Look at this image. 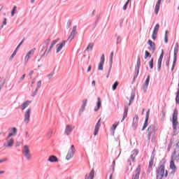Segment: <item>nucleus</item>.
<instances>
[{
    "label": "nucleus",
    "mask_w": 179,
    "mask_h": 179,
    "mask_svg": "<svg viewBox=\"0 0 179 179\" xmlns=\"http://www.w3.org/2000/svg\"><path fill=\"white\" fill-rule=\"evenodd\" d=\"M155 162V157L151 156L150 160L149 162V166H148V173H152V167H153V163Z\"/></svg>",
    "instance_id": "nucleus-16"
},
{
    "label": "nucleus",
    "mask_w": 179,
    "mask_h": 179,
    "mask_svg": "<svg viewBox=\"0 0 179 179\" xmlns=\"http://www.w3.org/2000/svg\"><path fill=\"white\" fill-rule=\"evenodd\" d=\"M159 29H160V24H157L155 25V27H154V30H153L152 33H154V34H157V33L159 32Z\"/></svg>",
    "instance_id": "nucleus-30"
},
{
    "label": "nucleus",
    "mask_w": 179,
    "mask_h": 179,
    "mask_svg": "<svg viewBox=\"0 0 179 179\" xmlns=\"http://www.w3.org/2000/svg\"><path fill=\"white\" fill-rule=\"evenodd\" d=\"M75 155V145H72L70 149L69 150V152L67 153V155L66 157V160H71L72 159V157Z\"/></svg>",
    "instance_id": "nucleus-5"
},
{
    "label": "nucleus",
    "mask_w": 179,
    "mask_h": 179,
    "mask_svg": "<svg viewBox=\"0 0 179 179\" xmlns=\"http://www.w3.org/2000/svg\"><path fill=\"white\" fill-rule=\"evenodd\" d=\"M0 87H1V88H3V86H4V85H5V80H2V79H1V78H0Z\"/></svg>",
    "instance_id": "nucleus-44"
},
{
    "label": "nucleus",
    "mask_w": 179,
    "mask_h": 179,
    "mask_svg": "<svg viewBox=\"0 0 179 179\" xmlns=\"http://www.w3.org/2000/svg\"><path fill=\"white\" fill-rule=\"evenodd\" d=\"M54 75H55V72H52L50 73V74L48 75V79H49V80L52 78V76H54Z\"/></svg>",
    "instance_id": "nucleus-47"
},
{
    "label": "nucleus",
    "mask_w": 179,
    "mask_h": 179,
    "mask_svg": "<svg viewBox=\"0 0 179 179\" xmlns=\"http://www.w3.org/2000/svg\"><path fill=\"white\" fill-rule=\"evenodd\" d=\"M51 41V38H48L45 41V43H44V44H43V45H45V47H47V45L48 44H49V43Z\"/></svg>",
    "instance_id": "nucleus-48"
},
{
    "label": "nucleus",
    "mask_w": 179,
    "mask_h": 179,
    "mask_svg": "<svg viewBox=\"0 0 179 179\" xmlns=\"http://www.w3.org/2000/svg\"><path fill=\"white\" fill-rule=\"evenodd\" d=\"M147 44L150 46V48H149V50H151L152 52H154V51H156V44L153 41H152V40H148Z\"/></svg>",
    "instance_id": "nucleus-18"
},
{
    "label": "nucleus",
    "mask_w": 179,
    "mask_h": 179,
    "mask_svg": "<svg viewBox=\"0 0 179 179\" xmlns=\"http://www.w3.org/2000/svg\"><path fill=\"white\" fill-rule=\"evenodd\" d=\"M128 106H124V112L123 113V118L121 121V122H122V121H124V120H125V118H127V117H128Z\"/></svg>",
    "instance_id": "nucleus-25"
},
{
    "label": "nucleus",
    "mask_w": 179,
    "mask_h": 179,
    "mask_svg": "<svg viewBox=\"0 0 179 179\" xmlns=\"http://www.w3.org/2000/svg\"><path fill=\"white\" fill-rule=\"evenodd\" d=\"M149 114H150V110H148L146 113L145 122L143 124L141 131H145V129L148 128V122H149Z\"/></svg>",
    "instance_id": "nucleus-10"
},
{
    "label": "nucleus",
    "mask_w": 179,
    "mask_h": 179,
    "mask_svg": "<svg viewBox=\"0 0 179 179\" xmlns=\"http://www.w3.org/2000/svg\"><path fill=\"white\" fill-rule=\"evenodd\" d=\"M41 87V80H39L36 85V89L38 90Z\"/></svg>",
    "instance_id": "nucleus-50"
},
{
    "label": "nucleus",
    "mask_w": 179,
    "mask_h": 179,
    "mask_svg": "<svg viewBox=\"0 0 179 179\" xmlns=\"http://www.w3.org/2000/svg\"><path fill=\"white\" fill-rule=\"evenodd\" d=\"M174 155H176V151H174L171 155V160L170 162V169H171V170H176V169H177L176 164H174Z\"/></svg>",
    "instance_id": "nucleus-14"
},
{
    "label": "nucleus",
    "mask_w": 179,
    "mask_h": 179,
    "mask_svg": "<svg viewBox=\"0 0 179 179\" xmlns=\"http://www.w3.org/2000/svg\"><path fill=\"white\" fill-rule=\"evenodd\" d=\"M157 71L158 72H160V71H162V63L157 64Z\"/></svg>",
    "instance_id": "nucleus-52"
},
{
    "label": "nucleus",
    "mask_w": 179,
    "mask_h": 179,
    "mask_svg": "<svg viewBox=\"0 0 179 179\" xmlns=\"http://www.w3.org/2000/svg\"><path fill=\"white\" fill-rule=\"evenodd\" d=\"M138 121H139V117L138 116V115H136L133 119V123H132V128H134V129L138 127Z\"/></svg>",
    "instance_id": "nucleus-17"
},
{
    "label": "nucleus",
    "mask_w": 179,
    "mask_h": 179,
    "mask_svg": "<svg viewBox=\"0 0 179 179\" xmlns=\"http://www.w3.org/2000/svg\"><path fill=\"white\" fill-rule=\"evenodd\" d=\"M75 127H72V125H69V124H67L66 126V129H65V131H64V133L66 134V135H71V132H72V131H73V129Z\"/></svg>",
    "instance_id": "nucleus-15"
},
{
    "label": "nucleus",
    "mask_w": 179,
    "mask_h": 179,
    "mask_svg": "<svg viewBox=\"0 0 179 179\" xmlns=\"http://www.w3.org/2000/svg\"><path fill=\"white\" fill-rule=\"evenodd\" d=\"M67 42H68V41H63L60 44H57L56 45V47H57V50H56L57 54H58V52H59V51H61V50H62V48L65 46V44H66Z\"/></svg>",
    "instance_id": "nucleus-13"
},
{
    "label": "nucleus",
    "mask_w": 179,
    "mask_h": 179,
    "mask_svg": "<svg viewBox=\"0 0 179 179\" xmlns=\"http://www.w3.org/2000/svg\"><path fill=\"white\" fill-rule=\"evenodd\" d=\"M24 40H25V38H24L22 39V41H21V42L19 43V45L17 46L16 50H19V48H20V45H22V44H23V43H24Z\"/></svg>",
    "instance_id": "nucleus-49"
},
{
    "label": "nucleus",
    "mask_w": 179,
    "mask_h": 179,
    "mask_svg": "<svg viewBox=\"0 0 179 179\" xmlns=\"http://www.w3.org/2000/svg\"><path fill=\"white\" fill-rule=\"evenodd\" d=\"M152 38L154 41L156 40V38H157V34H155V32H152Z\"/></svg>",
    "instance_id": "nucleus-51"
},
{
    "label": "nucleus",
    "mask_w": 179,
    "mask_h": 179,
    "mask_svg": "<svg viewBox=\"0 0 179 179\" xmlns=\"http://www.w3.org/2000/svg\"><path fill=\"white\" fill-rule=\"evenodd\" d=\"M178 116V110H177V109H175L173 110V114L172 117V124H173V128L174 131L177 129V125H178V121L177 120Z\"/></svg>",
    "instance_id": "nucleus-2"
},
{
    "label": "nucleus",
    "mask_w": 179,
    "mask_h": 179,
    "mask_svg": "<svg viewBox=\"0 0 179 179\" xmlns=\"http://www.w3.org/2000/svg\"><path fill=\"white\" fill-rule=\"evenodd\" d=\"M162 62H163V57H159L158 64H162Z\"/></svg>",
    "instance_id": "nucleus-60"
},
{
    "label": "nucleus",
    "mask_w": 179,
    "mask_h": 179,
    "mask_svg": "<svg viewBox=\"0 0 179 179\" xmlns=\"http://www.w3.org/2000/svg\"><path fill=\"white\" fill-rule=\"evenodd\" d=\"M72 32L76 33V26H74V27H73Z\"/></svg>",
    "instance_id": "nucleus-62"
},
{
    "label": "nucleus",
    "mask_w": 179,
    "mask_h": 179,
    "mask_svg": "<svg viewBox=\"0 0 179 179\" xmlns=\"http://www.w3.org/2000/svg\"><path fill=\"white\" fill-rule=\"evenodd\" d=\"M159 10H160V5L159 4H156L155 6V12L157 15L159 14Z\"/></svg>",
    "instance_id": "nucleus-35"
},
{
    "label": "nucleus",
    "mask_w": 179,
    "mask_h": 179,
    "mask_svg": "<svg viewBox=\"0 0 179 179\" xmlns=\"http://www.w3.org/2000/svg\"><path fill=\"white\" fill-rule=\"evenodd\" d=\"M134 99H135V94H131L130 101H134Z\"/></svg>",
    "instance_id": "nucleus-57"
},
{
    "label": "nucleus",
    "mask_w": 179,
    "mask_h": 179,
    "mask_svg": "<svg viewBox=\"0 0 179 179\" xmlns=\"http://www.w3.org/2000/svg\"><path fill=\"white\" fill-rule=\"evenodd\" d=\"M105 61H106V59L104 57V55H102V56L101 57V59H100V62L98 66V71H103Z\"/></svg>",
    "instance_id": "nucleus-11"
},
{
    "label": "nucleus",
    "mask_w": 179,
    "mask_h": 179,
    "mask_svg": "<svg viewBox=\"0 0 179 179\" xmlns=\"http://www.w3.org/2000/svg\"><path fill=\"white\" fill-rule=\"evenodd\" d=\"M141 69V57L138 56L137 58V64L135 68V75L134 77V80H135V79H136V78H138V75H139V69Z\"/></svg>",
    "instance_id": "nucleus-4"
},
{
    "label": "nucleus",
    "mask_w": 179,
    "mask_h": 179,
    "mask_svg": "<svg viewBox=\"0 0 179 179\" xmlns=\"http://www.w3.org/2000/svg\"><path fill=\"white\" fill-rule=\"evenodd\" d=\"M144 58L145 59H148V58H152V55H150V52H149L148 50H145Z\"/></svg>",
    "instance_id": "nucleus-33"
},
{
    "label": "nucleus",
    "mask_w": 179,
    "mask_h": 179,
    "mask_svg": "<svg viewBox=\"0 0 179 179\" xmlns=\"http://www.w3.org/2000/svg\"><path fill=\"white\" fill-rule=\"evenodd\" d=\"M75 36H76V32H72L71 33L70 36H69L67 41H72V40H73V38H75Z\"/></svg>",
    "instance_id": "nucleus-29"
},
{
    "label": "nucleus",
    "mask_w": 179,
    "mask_h": 179,
    "mask_svg": "<svg viewBox=\"0 0 179 179\" xmlns=\"http://www.w3.org/2000/svg\"><path fill=\"white\" fill-rule=\"evenodd\" d=\"M30 114H31V108H28L24 113V122L25 124H29L30 122Z\"/></svg>",
    "instance_id": "nucleus-6"
},
{
    "label": "nucleus",
    "mask_w": 179,
    "mask_h": 179,
    "mask_svg": "<svg viewBox=\"0 0 179 179\" xmlns=\"http://www.w3.org/2000/svg\"><path fill=\"white\" fill-rule=\"evenodd\" d=\"M48 162H50V163H57L58 162V158L55 155H50L48 159Z\"/></svg>",
    "instance_id": "nucleus-23"
},
{
    "label": "nucleus",
    "mask_w": 179,
    "mask_h": 179,
    "mask_svg": "<svg viewBox=\"0 0 179 179\" xmlns=\"http://www.w3.org/2000/svg\"><path fill=\"white\" fill-rule=\"evenodd\" d=\"M121 41H122L121 36H117L116 44H121Z\"/></svg>",
    "instance_id": "nucleus-46"
},
{
    "label": "nucleus",
    "mask_w": 179,
    "mask_h": 179,
    "mask_svg": "<svg viewBox=\"0 0 179 179\" xmlns=\"http://www.w3.org/2000/svg\"><path fill=\"white\" fill-rule=\"evenodd\" d=\"M50 50L46 49L45 51L44 52V53L41 56V59L43 58V57H47V55H48V54L50 53Z\"/></svg>",
    "instance_id": "nucleus-38"
},
{
    "label": "nucleus",
    "mask_w": 179,
    "mask_h": 179,
    "mask_svg": "<svg viewBox=\"0 0 179 179\" xmlns=\"http://www.w3.org/2000/svg\"><path fill=\"white\" fill-rule=\"evenodd\" d=\"M165 164L166 159H162L159 162L158 169L156 171L157 179H163L164 177V178H167V176H169V171L166 170L164 173Z\"/></svg>",
    "instance_id": "nucleus-1"
},
{
    "label": "nucleus",
    "mask_w": 179,
    "mask_h": 179,
    "mask_svg": "<svg viewBox=\"0 0 179 179\" xmlns=\"http://www.w3.org/2000/svg\"><path fill=\"white\" fill-rule=\"evenodd\" d=\"M12 131H13V134H16V132H17V129H16V127H13L12 129Z\"/></svg>",
    "instance_id": "nucleus-61"
},
{
    "label": "nucleus",
    "mask_w": 179,
    "mask_h": 179,
    "mask_svg": "<svg viewBox=\"0 0 179 179\" xmlns=\"http://www.w3.org/2000/svg\"><path fill=\"white\" fill-rule=\"evenodd\" d=\"M29 59H30V56H29L28 55H27L24 57V61L25 62H28Z\"/></svg>",
    "instance_id": "nucleus-54"
},
{
    "label": "nucleus",
    "mask_w": 179,
    "mask_h": 179,
    "mask_svg": "<svg viewBox=\"0 0 179 179\" xmlns=\"http://www.w3.org/2000/svg\"><path fill=\"white\" fill-rule=\"evenodd\" d=\"M174 160H176V162H177V163H179V155H176V154L173 156V162Z\"/></svg>",
    "instance_id": "nucleus-43"
},
{
    "label": "nucleus",
    "mask_w": 179,
    "mask_h": 179,
    "mask_svg": "<svg viewBox=\"0 0 179 179\" xmlns=\"http://www.w3.org/2000/svg\"><path fill=\"white\" fill-rule=\"evenodd\" d=\"M37 92H38V90L36 89L35 91L33 92L31 96L34 97L35 96L37 95Z\"/></svg>",
    "instance_id": "nucleus-53"
},
{
    "label": "nucleus",
    "mask_w": 179,
    "mask_h": 179,
    "mask_svg": "<svg viewBox=\"0 0 179 179\" xmlns=\"http://www.w3.org/2000/svg\"><path fill=\"white\" fill-rule=\"evenodd\" d=\"M17 9V7L16 6H14V7L13 8L12 10H11V17H13V16H15V13H16V10Z\"/></svg>",
    "instance_id": "nucleus-34"
},
{
    "label": "nucleus",
    "mask_w": 179,
    "mask_h": 179,
    "mask_svg": "<svg viewBox=\"0 0 179 179\" xmlns=\"http://www.w3.org/2000/svg\"><path fill=\"white\" fill-rule=\"evenodd\" d=\"M141 165H138L134 173L133 174L131 179H139V176H141Z\"/></svg>",
    "instance_id": "nucleus-9"
},
{
    "label": "nucleus",
    "mask_w": 179,
    "mask_h": 179,
    "mask_svg": "<svg viewBox=\"0 0 179 179\" xmlns=\"http://www.w3.org/2000/svg\"><path fill=\"white\" fill-rule=\"evenodd\" d=\"M6 18H4L3 19V24L5 26V25H6Z\"/></svg>",
    "instance_id": "nucleus-64"
},
{
    "label": "nucleus",
    "mask_w": 179,
    "mask_h": 179,
    "mask_svg": "<svg viewBox=\"0 0 179 179\" xmlns=\"http://www.w3.org/2000/svg\"><path fill=\"white\" fill-rule=\"evenodd\" d=\"M164 57V50L162 49L159 58H163Z\"/></svg>",
    "instance_id": "nucleus-58"
},
{
    "label": "nucleus",
    "mask_w": 179,
    "mask_h": 179,
    "mask_svg": "<svg viewBox=\"0 0 179 179\" xmlns=\"http://www.w3.org/2000/svg\"><path fill=\"white\" fill-rule=\"evenodd\" d=\"M93 45H94L93 43H90L88 45V46L87 47L85 51H89V50H90L92 51V50H93Z\"/></svg>",
    "instance_id": "nucleus-37"
},
{
    "label": "nucleus",
    "mask_w": 179,
    "mask_h": 179,
    "mask_svg": "<svg viewBox=\"0 0 179 179\" xmlns=\"http://www.w3.org/2000/svg\"><path fill=\"white\" fill-rule=\"evenodd\" d=\"M114 57V52H111L109 59V70L108 73L111 72V69L113 68V57Z\"/></svg>",
    "instance_id": "nucleus-21"
},
{
    "label": "nucleus",
    "mask_w": 179,
    "mask_h": 179,
    "mask_svg": "<svg viewBox=\"0 0 179 179\" xmlns=\"http://www.w3.org/2000/svg\"><path fill=\"white\" fill-rule=\"evenodd\" d=\"M71 20H69L66 24V29H69V27H71Z\"/></svg>",
    "instance_id": "nucleus-56"
},
{
    "label": "nucleus",
    "mask_w": 179,
    "mask_h": 179,
    "mask_svg": "<svg viewBox=\"0 0 179 179\" xmlns=\"http://www.w3.org/2000/svg\"><path fill=\"white\" fill-rule=\"evenodd\" d=\"M176 104H179V89H178V91L176 92Z\"/></svg>",
    "instance_id": "nucleus-39"
},
{
    "label": "nucleus",
    "mask_w": 179,
    "mask_h": 179,
    "mask_svg": "<svg viewBox=\"0 0 179 179\" xmlns=\"http://www.w3.org/2000/svg\"><path fill=\"white\" fill-rule=\"evenodd\" d=\"M138 153H139V151H138V150H134L131 152V155H130V159L132 162H135V157L138 156Z\"/></svg>",
    "instance_id": "nucleus-20"
},
{
    "label": "nucleus",
    "mask_w": 179,
    "mask_h": 179,
    "mask_svg": "<svg viewBox=\"0 0 179 179\" xmlns=\"http://www.w3.org/2000/svg\"><path fill=\"white\" fill-rule=\"evenodd\" d=\"M22 155L26 157L27 160H30L31 159V154H30V149L29 145H24L22 149Z\"/></svg>",
    "instance_id": "nucleus-3"
},
{
    "label": "nucleus",
    "mask_w": 179,
    "mask_h": 179,
    "mask_svg": "<svg viewBox=\"0 0 179 179\" xmlns=\"http://www.w3.org/2000/svg\"><path fill=\"white\" fill-rule=\"evenodd\" d=\"M150 82V76H148L144 85L141 87L142 90L143 91L144 93H146L148 90V87L149 86V83Z\"/></svg>",
    "instance_id": "nucleus-8"
},
{
    "label": "nucleus",
    "mask_w": 179,
    "mask_h": 179,
    "mask_svg": "<svg viewBox=\"0 0 179 179\" xmlns=\"http://www.w3.org/2000/svg\"><path fill=\"white\" fill-rule=\"evenodd\" d=\"M169 33V31H165V36H164V41L166 43V44H167V43H169V38L167 37V34Z\"/></svg>",
    "instance_id": "nucleus-42"
},
{
    "label": "nucleus",
    "mask_w": 179,
    "mask_h": 179,
    "mask_svg": "<svg viewBox=\"0 0 179 179\" xmlns=\"http://www.w3.org/2000/svg\"><path fill=\"white\" fill-rule=\"evenodd\" d=\"M155 61V59L152 57L150 61L148 62V65L150 66V69H153V66H154V64H153V62Z\"/></svg>",
    "instance_id": "nucleus-32"
},
{
    "label": "nucleus",
    "mask_w": 179,
    "mask_h": 179,
    "mask_svg": "<svg viewBox=\"0 0 179 179\" xmlns=\"http://www.w3.org/2000/svg\"><path fill=\"white\" fill-rule=\"evenodd\" d=\"M178 54V48H174L173 61H177Z\"/></svg>",
    "instance_id": "nucleus-31"
},
{
    "label": "nucleus",
    "mask_w": 179,
    "mask_h": 179,
    "mask_svg": "<svg viewBox=\"0 0 179 179\" xmlns=\"http://www.w3.org/2000/svg\"><path fill=\"white\" fill-rule=\"evenodd\" d=\"M177 62V60H173V64H172V67H171V72H173V71H174V68H176V63Z\"/></svg>",
    "instance_id": "nucleus-45"
},
{
    "label": "nucleus",
    "mask_w": 179,
    "mask_h": 179,
    "mask_svg": "<svg viewBox=\"0 0 179 179\" xmlns=\"http://www.w3.org/2000/svg\"><path fill=\"white\" fill-rule=\"evenodd\" d=\"M30 104V101H27L25 102H24L22 104V110H26V108H27V107H29V105Z\"/></svg>",
    "instance_id": "nucleus-27"
},
{
    "label": "nucleus",
    "mask_w": 179,
    "mask_h": 179,
    "mask_svg": "<svg viewBox=\"0 0 179 179\" xmlns=\"http://www.w3.org/2000/svg\"><path fill=\"white\" fill-rule=\"evenodd\" d=\"M96 106L94 107V111L97 112L98 110H100V107H101V99L100 97L97 98Z\"/></svg>",
    "instance_id": "nucleus-22"
},
{
    "label": "nucleus",
    "mask_w": 179,
    "mask_h": 179,
    "mask_svg": "<svg viewBox=\"0 0 179 179\" xmlns=\"http://www.w3.org/2000/svg\"><path fill=\"white\" fill-rule=\"evenodd\" d=\"M117 124H113V126L111 127L112 131H115V129H117Z\"/></svg>",
    "instance_id": "nucleus-55"
},
{
    "label": "nucleus",
    "mask_w": 179,
    "mask_h": 179,
    "mask_svg": "<svg viewBox=\"0 0 179 179\" xmlns=\"http://www.w3.org/2000/svg\"><path fill=\"white\" fill-rule=\"evenodd\" d=\"M17 52V50H15L13 54L11 55L10 57L9 58V61H12L13 58H15V55H16V53Z\"/></svg>",
    "instance_id": "nucleus-36"
},
{
    "label": "nucleus",
    "mask_w": 179,
    "mask_h": 179,
    "mask_svg": "<svg viewBox=\"0 0 179 179\" xmlns=\"http://www.w3.org/2000/svg\"><path fill=\"white\" fill-rule=\"evenodd\" d=\"M170 65V59L166 62V66H169Z\"/></svg>",
    "instance_id": "nucleus-63"
},
{
    "label": "nucleus",
    "mask_w": 179,
    "mask_h": 179,
    "mask_svg": "<svg viewBox=\"0 0 179 179\" xmlns=\"http://www.w3.org/2000/svg\"><path fill=\"white\" fill-rule=\"evenodd\" d=\"M4 162H8V158H4L3 159H0V164L3 163Z\"/></svg>",
    "instance_id": "nucleus-59"
},
{
    "label": "nucleus",
    "mask_w": 179,
    "mask_h": 179,
    "mask_svg": "<svg viewBox=\"0 0 179 179\" xmlns=\"http://www.w3.org/2000/svg\"><path fill=\"white\" fill-rule=\"evenodd\" d=\"M101 119H99L97 122V123L95 125V129L94 131V136H96V135H97V134H99V129H100V127H101Z\"/></svg>",
    "instance_id": "nucleus-12"
},
{
    "label": "nucleus",
    "mask_w": 179,
    "mask_h": 179,
    "mask_svg": "<svg viewBox=\"0 0 179 179\" xmlns=\"http://www.w3.org/2000/svg\"><path fill=\"white\" fill-rule=\"evenodd\" d=\"M87 104V99H85L83 101V104L81 106V108H80L79 110V114H82L85 111V108H86V105Z\"/></svg>",
    "instance_id": "nucleus-19"
},
{
    "label": "nucleus",
    "mask_w": 179,
    "mask_h": 179,
    "mask_svg": "<svg viewBox=\"0 0 179 179\" xmlns=\"http://www.w3.org/2000/svg\"><path fill=\"white\" fill-rule=\"evenodd\" d=\"M94 178V170L92 169L90 173L89 176H85V179H93Z\"/></svg>",
    "instance_id": "nucleus-26"
},
{
    "label": "nucleus",
    "mask_w": 179,
    "mask_h": 179,
    "mask_svg": "<svg viewBox=\"0 0 179 179\" xmlns=\"http://www.w3.org/2000/svg\"><path fill=\"white\" fill-rule=\"evenodd\" d=\"M34 51H36V48H34L32 50H29L27 52V55H29V56L33 55V54H34Z\"/></svg>",
    "instance_id": "nucleus-41"
},
{
    "label": "nucleus",
    "mask_w": 179,
    "mask_h": 179,
    "mask_svg": "<svg viewBox=\"0 0 179 179\" xmlns=\"http://www.w3.org/2000/svg\"><path fill=\"white\" fill-rule=\"evenodd\" d=\"M13 142H14L13 138H11V139L8 140L7 141V143H5L3 144V146H5L6 148H12V146H13Z\"/></svg>",
    "instance_id": "nucleus-24"
},
{
    "label": "nucleus",
    "mask_w": 179,
    "mask_h": 179,
    "mask_svg": "<svg viewBox=\"0 0 179 179\" xmlns=\"http://www.w3.org/2000/svg\"><path fill=\"white\" fill-rule=\"evenodd\" d=\"M155 132V125L151 124L148 127V130H147V135H148V141H150V138L152 136V134Z\"/></svg>",
    "instance_id": "nucleus-7"
},
{
    "label": "nucleus",
    "mask_w": 179,
    "mask_h": 179,
    "mask_svg": "<svg viewBox=\"0 0 179 179\" xmlns=\"http://www.w3.org/2000/svg\"><path fill=\"white\" fill-rule=\"evenodd\" d=\"M117 87H118V81H116L113 85L112 90L114 91V90H115L117 89Z\"/></svg>",
    "instance_id": "nucleus-40"
},
{
    "label": "nucleus",
    "mask_w": 179,
    "mask_h": 179,
    "mask_svg": "<svg viewBox=\"0 0 179 179\" xmlns=\"http://www.w3.org/2000/svg\"><path fill=\"white\" fill-rule=\"evenodd\" d=\"M58 41H59V39H56V40L52 41L48 50L51 51V50H52V48H54V45H55V44H57V43H58Z\"/></svg>",
    "instance_id": "nucleus-28"
}]
</instances>
